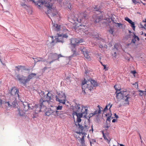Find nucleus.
Wrapping results in <instances>:
<instances>
[{"label": "nucleus", "instance_id": "nucleus-1", "mask_svg": "<svg viewBox=\"0 0 146 146\" xmlns=\"http://www.w3.org/2000/svg\"><path fill=\"white\" fill-rule=\"evenodd\" d=\"M78 16L77 21L78 23H76V27L74 28L75 30H76V29H78L77 27H79L80 26L81 27L78 28V33L82 35H88L89 33L88 28L85 25H82V23H85V22L87 17L86 13L85 12L79 13L78 14Z\"/></svg>", "mask_w": 146, "mask_h": 146}, {"label": "nucleus", "instance_id": "nucleus-2", "mask_svg": "<svg viewBox=\"0 0 146 146\" xmlns=\"http://www.w3.org/2000/svg\"><path fill=\"white\" fill-rule=\"evenodd\" d=\"M75 108L76 109V111H74L72 113L73 117L74 116H77V122L80 123L81 121V118L82 117L83 115L84 116L86 115L88 111V107L81 106L80 104H76L75 105Z\"/></svg>", "mask_w": 146, "mask_h": 146}, {"label": "nucleus", "instance_id": "nucleus-3", "mask_svg": "<svg viewBox=\"0 0 146 146\" xmlns=\"http://www.w3.org/2000/svg\"><path fill=\"white\" fill-rule=\"evenodd\" d=\"M98 83L95 80L92 79L88 81L85 80L83 81L82 83V88L83 91L86 93L85 90H91L94 87L97 86Z\"/></svg>", "mask_w": 146, "mask_h": 146}, {"label": "nucleus", "instance_id": "nucleus-4", "mask_svg": "<svg viewBox=\"0 0 146 146\" xmlns=\"http://www.w3.org/2000/svg\"><path fill=\"white\" fill-rule=\"evenodd\" d=\"M83 42L81 39H78L74 38L71 39V45L72 51L74 55H77L79 54V50L78 46V44L81 43Z\"/></svg>", "mask_w": 146, "mask_h": 146}, {"label": "nucleus", "instance_id": "nucleus-5", "mask_svg": "<svg viewBox=\"0 0 146 146\" xmlns=\"http://www.w3.org/2000/svg\"><path fill=\"white\" fill-rule=\"evenodd\" d=\"M39 105H35V107L37 109V111H41V108L42 107H52L53 105V103L52 102H48L41 98L39 100Z\"/></svg>", "mask_w": 146, "mask_h": 146}, {"label": "nucleus", "instance_id": "nucleus-6", "mask_svg": "<svg viewBox=\"0 0 146 146\" xmlns=\"http://www.w3.org/2000/svg\"><path fill=\"white\" fill-rule=\"evenodd\" d=\"M52 1H48L47 3V4H46L45 6L48 8L47 13L48 16L54 17L56 15V10L52 8V4L54 3V0H52Z\"/></svg>", "mask_w": 146, "mask_h": 146}, {"label": "nucleus", "instance_id": "nucleus-7", "mask_svg": "<svg viewBox=\"0 0 146 146\" xmlns=\"http://www.w3.org/2000/svg\"><path fill=\"white\" fill-rule=\"evenodd\" d=\"M116 97L118 100H122V102H127L128 100V92L127 91H116Z\"/></svg>", "mask_w": 146, "mask_h": 146}, {"label": "nucleus", "instance_id": "nucleus-8", "mask_svg": "<svg viewBox=\"0 0 146 146\" xmlns=\"http://www.w3.org/2000/svg\"><path fill=\"white\" fill-rule=\"evenodd\" d=\"M114 18L108 16L105 19L106 22L110 26L115 25L117 27H120L122 26V24L120 23H118L116 20H114Z\"/></svg>", "mask_w": 146, "mask_h": 146}, {"label": "nucleus", "instance_id": "nucleus-9", "mask_svg": "<svg viewBox=\"0 0 146 146\" xmlns=\"http://www.w3.org/2000/svg\"><path fill=\"white\" fill-rule=\"evenodd\" d=\"M75 125L76 126H78L79 128H80V130L82 131L81 133H78L79 136H78V138H80V136H82V135H85L86 134L85 132H87L88 131L90 126L89 124L88 125H84L83 126H82V125H81L79 123H78L77 121L75 122Z\"/></svg>", "mask_w": 146, "mask_h": 146}, {"label": "nucleus", "instance_id": "nucleus-10", "mask_svg": "<svg viewBox=\"0 0 146 146\" xmlns=\"http://www.w3.org/2000/svg\"><path fill=\"white\" fill-rule=\"evenodd\" d=\"M56 97L57 101L63 104H65L66 101V96L64 93L62 92H60Z\"/></svg>", "mask_w": 146, "mask_h": 146}, {"label": "nucleus", "instance_id": "nucleus-11", "mask_svg": "<svg viewBox=\"0 0 146 146\" xmlns=\"http://www.w3.org/2000/svg\"><path fill=\"white\" fill-rule=\"evenodd\" d=\"M17 79L21 83L23 84L25 86L26 85L27 83L29 82L27 77L23 76L18 74L17 76Z\"/></svg>", "mask_w": 146, "mask_h": 146}, {"label": "nucleus", "instance_id": "nucleus-12", "mask_svg": "<svg viewBox=\"0 0 146 146\" xmlns=\"http://www.w3.org/2000/svg\"><path fill=\"white\" fill-rule=\"evenodd\" d=\"M19 92V90L16 88H13L11 90L10 94L15 99V100L18 97L19 98V95L18 94Z\"/></svg>", "mask_w": 146, "mask_h": 146}, {"label": "nucleus", "instance_id": "nucleus-13", "mask_svg": "<svg viewBox=\"0 0 146 146\" xmlns=\"http://www.w3.org/2000/svg\"><path fill=\"white\" fill-rule=\"evenodd\" d=\"M79 49L84 54V56L86 59L89 60H90V56L89 55L88 50L84 47L83 46L81 47L80 48H79Z\"/></svg>", "mask_w": 146, "mask_h": 146}, {"label": "nucleus", "instance_id": "nucleus-14", "mask_svg": "<svg viewBox=\"0 0 146 146\" xmlns=\"http://www.w3.org/2000/svg\"><path fill=\"white\" fill-rule=\"evenodd\" d=\"M42 98L48 102H52L53 103V100L52 95L49 92L47 94L46 96H44L43 98Z\"/></svg>", "mask_w": 146, "mask_h": 146}, {"label": "nucleus", "instance_id": "nucleus-15", "mask_svg": "<svg viewBox=\"0 0 146 146\" xmlns=\"http://www.w3.org/2000/svg\"><path fill=\"white\" fill-rule=\"evenodd\" d=\"M23 106V109L25 111H27L30 108V104L27 102H24L22 103Z\"/></svg>", "mask_w": 146, "mask_h": 146}, {"label": "nucleus", "instance_id": "nucleus-16", "mask_svg": "<svg viewBox=\"0 0 146 146\" xmlns=\"http://www.w3.org/2000/svg\"><path fill=\"white\" fill-rule=\"evenodd\" d=\"M133 38L131 40V43L135 44L136 41V39L138 41H139V38L138 36L135 35V33L134 32L133 33Z\"/></svg>", "mask_w": 146, "mask_h": 146}, {"label": "nucleus", "instance_id": "nucleus-17", "mask_svg": "<svg viewBox=\"0 0 146 146\" xmlns=\"http://www.w3.org/2000/svg\"><path fill=\"white\" fill-rule=\"evenodd\" d=\"M93 18L94 20H95V21L96 23L99 22L102 19V17H101L100 16H99L98 15L94 16L93 17Z\"/></svg>", "mask_w": 146, "mask_h": 146}, {"label": "nucleus", "instance_id": "nucleus-18", "mask_svg": "<svg viewBox=\"0 0 146 146\" xmlns=\"http://www.w3.org/2000/svg\"><path fill=\"white\" fill-rule=\"evenodd\" d=\"M62 36V35L61 34H59L58 35V37L56 39V42H64V41Z\"/></svg>", "mask_w": 146, "mask_h": 146}, {"label": "nucleus", "instance_id": "nucleus-19", "mask_svg": "<svg viewBox=\"0 0 146 146\" xmlns=\"http://www.w3.org/2000/svg\"><path fill=\"white\" fill-rule=\"evenodd\" d=\"M36 75V74L34 73H31L29 74L27 77L29 81L31 80L32 79L35 78Z\"/></svg>", "mask_w": 146, "mask_h": 146}, {"label": "nucleus", "instance_id": "nucleus-20", "mask_svg": "<svg viewBox=\"0 0 146 146\" xmlns=\"http://www.w3.org/2000/svg\"><path fill=\"white\" fill-rule=\"evenodd\" d=\"M128 23L130 24V26L132 27L134 31H135V23L133 22L129 18H128Z\"/></svg>", "mask_w": 146, "mask_h": 146}, {"label": "nucleus", "instance_id": "nucleus-21", "mask_svg": "<svg viewBox=\"0 0 146 146\" xmlns=\"http://www.w3.org/2000/svg\"><path fill=\"white\" fill-rule=\"evenodd\" d=\"M33 58L35 62V63H36V62H38L45 61L44 60H43V58L41 57H38L37 58Z\"/></svg>", "mask_w": 146, "mask_h": 146}, {"label": "nucleus", "instance_id": "nucleus-22", "mask_svg": "<svg viewBox=\"0 0 146 146\" xmlns=\"http://www.w3.org/2000/svg\"><path fill=\"white\" fill-rule=\"evenodd\" d=\"M63 31L64 32H66V34H62V37L63 38H67L68 37V36L67 35V34L69 33V31L66 28L63 29Z\"/></svg>", "mask_w": 146, "mask_h": 146}, {"label": "nucleus", "instance_id": "nucleus-23", "mask_svg": "<svg viewBox=\"0 0 146 146\" xmlns=\"http://www.w3.org/2000/svg\"><path fill=\"white\" fill-rule=\"evenodd\" d=\"M98 110H96L94 113V115H97L98 114H100L101 113V107L99 106L98 105Z\"/></svg>", "mask_w": 146, "mask_h": 146}, {"label": "nucleus", "instance_id": "nucleus-24", "mask_svg": "<svg viewBox=\"0 0 146 146\" xmlns=\"http://www.w3.org/2000/svg\"><path fill=\"white\" fill-rule=\"evenodd\" d=\"M82 137L80 138V141H81V143L82 145V146H85V141L84 139V137L86 136L85 135H82Z\"/></svg>", "mask_w": 146, "mask_h": 146}, {"label": "nucleus", "instance_id": "nucleus-25", "mask_svg": "<svg viewBox=\"0 0 146 146\" xmlns=\"http://www.w3.org/2000/svg\"><path fill=\"white\" fill-rule=\"evenodd\" d=\"M53 26L55 27V29L56 31H58L60 30L61 25H58L57 24H54L53 25Z\"/></svg>", "mask_w": 146, "mask_h": 146}, {"label": "nucleus", "instance_id": "nucleus-26", "mask_svg": "<svg viewBox=\"0 0 146 146\" xmlns=\"http://www.w3.org/2000/svg\"><path fill=\"white\" fill-rule=\"evenodd\" d=\"M52 110L50 109L46 112L45 114L47 116H49L50 115L52 114Z\"/></svg>", "mask_w": 146, "mask_h": 146}, {"label": "nucleus", "instance_id": "nucleus-27", "mask_svg": "<svg viewBox=\"0 0 146 146\" xmlns=\"http://www.w3.org/2000/svg\"><path fill=\"white\" fill-rule=\"evenodd\" d=\"M110 106V108H109V110L110 111V108L112 106V105H111L110 104V103L108 105H107L106 106V107L104 108V112H105L106 111L108 110V107Z\"/></svg>", "mask_w": 146, "mask_h": 146}, {"label": "nucleus", "instance_id": "nucleus-28", "mask_svg": "<svg viewBox=\"0 0 146 146\" xmlns=\"http://www.w3.org/2000/svg\"><path fill=\"white\" fill-rule=\"evenodd\" d=\"M57 54L56 53H54L52 54L51 56V57L52 59H55L57 60Z\"/></svg>", "mask_w": 146, "mask_h": 146}, {"label": "nucleus", "instance_id": "nucleus-29", "mask_svg": "<svg viewBox=\"0 0 146 146\" xmlns=\"http://www.w3.org/2000/svg\"><path fill=\"white\" fill-rule=\"evenodd\" d=\"M119 86L117 85H115L114 87L116 90V91H119L120 92V91L121 89V88L119 87Z\"/></svg>", "mask_w": 146, "mask_h": 146}, {"label": "nucleus", "instance_id": "nucleus-30", "mask_svg": "<svg viewBox=\"0 0 146 146\" xmlns=\"http://www.w3.org/2000/svg\"><path fill=\"white\" fill-rule=\"evenodd\" d=\"M52 115H53L55 117H57V113L58 112V111L56 110V111H54L52 110Z\"/></svg>", "mask_w": 146, "mask_h": 146}, {"label": "nucleus", "instance_id": "nucleus-31", "mask_svg": "<svg viewBox=\"0 0 146 146\" xmlns=\"http://www.w3.org/2000/svg\"><path fill=\"white\" fill-rule=\"evenodd\" d=\"M63 114L62 112L58 111L57 117L59 116L60 117H62V115Z\"/></svg>", "mask_w": 146, "mask_h": 146}, {"label": "nucleus", "instance_id": "nucleus-32", "mask_svg": "<svg viewBox=\"0 0 146 146\" xmlns=\"http://www.w3.org/2000/svg\"><path fill=\"white\" fill-rule=\"evenodd\" d=\"M23 68V66H16L15 67V68H16L17 69V70L18 71H19L21 69V68Z\"/></svg>", "mask_w": 146, "mask_h": 146}, {"label": "nucleus", "instance_id": "nucleus-33", "mask_svg": "<svg viewBox=\"0 0 146 146\" xmlns=\"http://www.w3.org/2000/svg\"><path fill=\"white\" fill-rule=\"evenodd\" d=\"M139 91L140 92L139 95L141 96H142L143 94L144 95L145 92L144 91L142 90H139Z\"/></svg>", "mask_w": 146, "mask_h": 146}, {"label": "nucleus", "instance_id": "nucleus-34", "mask_svg": "<svg viewBox=\"0 0 146 146\" xmlns=\"http://www.w3.org/2000/svg\"><path fill=\"white\" fill-rule=\"evenodd\" d=\"M109 32L111 34H113L114 32V30L113 28H111L110 29L109 31Z\"/></svg>", "mask_w": 146, "mask_h": 146}, {"label": "nucleus", "instance_id": "nucleus-35", "mask_svg": "<svg viewBox=\"0 0 146 146\" xmlns=\"http://www.w3.org/2000/svg\"><path fill=\"white\" fill-rule=\"evenodd\" d=\"M110 124H107L105 127V128L106 130H107L108 128L110 127Z\"/></svg>", "mask_w": 146, "mask_h": 146}, {"label": "nucleus", "instance_id": "nucleus-36", "mask_svg": "<svg viewBox=\"0 0 146 146\" xmlns=\"http://www.w3.org/2000/svg\"><path fill=\"white\" fill-rule=\"evenodd\" d=\"M103 136L104 137V139L105 140H106L107 142H108V143H109L110 142V140H109L107 138V137H106V136L105 135H103Z\"/></svg>", "mask_w": 146, "mask_h": 146}, {"label": "nucleus", "instance_id": "nucleus-37", "mask_svg": "<svg viewBox=\"0 0 146 146\" xmlns=\"http://www.w3.org/2000/svg\"><path fill=\"white\" fill-rule=\"evenodd\" d=\"M21 5L22 6L25 8H26V7H27V5L24 3H21Z\"/></svg>", "mask_w": 146, "mask_h": 146}, {"label": "nucleus", "instance_id": "nucleus-38", "mask_svg": "<svg viewBox=\"0 0 146 146\" xmlns=\"http://www.w3.org/2000/svg\"><path fill=\"white\" fill-rule=\"evenodd\" d=\"M5 106H8V107H10L11 106L9 102H5Z\"/></svg>", "mask_w": 146, "mask_h": 146}, {"label": "nucleus", "instance_id": "nucleus-39", "mask_svg": "<svg viewBox=\"0 0 146 146\" xmlns=\"http://www.w3.org/2000/svg\"><path fill=\"white\" fill-rule=\"evenodd\" d=\"M131 73L133 74L134 77H136L135 74L137 73L136 72L135 70L132 71L131 72Z\"/></svg>", "mask_w": 146, "mask_h": 146}, {"label": "nucleus", "instance_id": "nucleus-40", "mask_svg": "<svg viewBox=\"0 0 146 146\" xmlns=\"http://www.w3.org/2000/svg\"><path fill=\"white\" fill-rule=\"evenodd\" d=\"M62 108V106L59 105L58 107H57L56 108V110L57 111L58 110H61Z\"/></svg>", "mask_w": 146, "mask_h": 146}, {"label": "nucleus", "instance_id": "nucleus-41", "mask_svg": "<svg viewBox=\"0 0 146 146\" xmlns=\"http://www.w3.org/2000/svg\"><path fill=\"white\" fill-rule=\"evenodd\" d=\"M133 85L135 86V87L136 88H137L138 87V83L137 82H135L134 84H133Z\"/></svg>", "mask_w": 146, "mask_h": 146}, {"label": "nucleus", "instance_id": "nucleus-42", "mask_svg": "<svg viewBox=\"0 0 146 146\" xmlns=\"http://www.w3.org/2000/svg\"><path fill=\"white\" fill-rule=\"evenodd\" d=\"M132 1L135 5L138 3V2L136 0H132Z\"/></svg>", "mask_w": 146, "mask_h": 146}, {"label": "nucleus", "instance_id": "nucleus-43", "mask_svg": "<svg viewBox=\"0 0 146 146\" xmlns=\"http://www.w3.org/2000/svg\"><path fill=\"white\" fill-rule=\"evenodd\" d=\"M62 55H61V54H58V55H57V59H58L60 57H62Z\"/></svg>", "mask_w": 146, "mask_h": 146}, {"label": "nucleus", "instance_id": "nucleus-44", "mask_svg": "<svg viewBox=\"0 0 146 146\" xmlns=\"http://www.w3.org/2000/svg\"><path fill=\"white\" fill-rule=\"evenodd\" d=\"M56 60V59H53V60H52L50 62H49V63L50 64H51L53 62H54V61H55Z\"/></svg>", "mask_w": 146, "mask_h": 146}, {"label": "nucleus", "instance_id": "nucleus-45", "mask_svg": "<svg viewBox=\"0 0 146 146\" xmlns=\"http://www.w3.org/2000/svg\"><path fill=\"white\" fill-rule=\"evenodd\" d=\"M102 65L104 66V69H105L106 71L107 70H108V69H106V65Z\"/></svg>", "mask_w": 146, "mask_h": 146}, {"label": "nucleus", "instance_id": "nucleus-46", "mask_svg": "<svg viewBox=\"0 0 146 146\" xmlns=\"http://www.w3.org/2000/svg\"><path fill=\"white\" fill-rule=\"evenodd\" d=\"M94 115V114L93 113H91L89 115V116H90L89 117H90Z\"/></svg>", "mask_w": 146, "mask_h": 146}, {"label": "nucleus", "instance_id": "nucleus-47", "mask_svg": "<svg viewBox=\"0 0 146 146\" xmlns=\"http://www.w3.org/2000/svg\"><path fill=\"white\" fill-rule=\"evenodd\" d=\"M114 116L115 117H116V118H117L118 117V116L117 115H116V113L114 114Z\"/></svg>", "mask_w": 146, "mask_h": 146}, {"label": "nucleus", "instance_id": "nucleus-48", "mask_svg": "<svg viewBox=\"0 0 146 146\" xmlns=\"http://www.w3.org/2000/svg\"><path fill=\"white\" fill-rule=\"evenodd\" d=\"M2 100L0 99V106L2 104Z\"/></svg>", "mask_w": 146, "mask_h": 146}, {"label": "nucleus", "instance_id": "nucleus-49", "mask_svg": "<svg viewBox=\"0 0 146 146\" xmlns=\"http://www.w3.org/2000/svg\"><path fill=\"white\" fill-rule=\"evenodd\" d=\"M116 121V120L115 119H113V120H112V122L113 123H114V122H115Z\"/></svg>", "mask_w": 146, "mask_h": 146}, {"label": "nucleus", "instance_id": "nucleus-50", "mask_svg": "<svg viewBox=\"0 0 146 146\" xmlns=\"http://www.w3.org/2000/svg\"><path fill=\"white\" fill-rule=\"evenodd\" d=\"M110 118H111L110 117H108L107 120H108V121H110L111 120Z\"/></svg>", "mask_w": 146, "mask_h": 146}, {"label": "nucleus", "instance_id": "nucleus-51", "mask_svg": "<svg viewBox=\"0 0 146 146\" xmlns=\"http://www.w3.org/2000/svg\"><path fill=\"white\" fill-rule=\"evenodd\" d=\"M117 44H115V45L114 46V47H115V48H116V49H117Z\"/></svg>", "mask_w": 146, "mask_h": 146}, {"label": "nucleus", "instance_id": "nucleus-52", "mask_svg": "<svg viewBox=\"0 0 146 146\" xmlns=\"http://www.w3.org/2000/svg\"><path fill=\"white\" fill-rule=\"evenodd\" d=\"M113 55L115 57V56H116V53L115 52H114V54H113Z\"/></svg>", "mask_w": 146, "mask_h": 146}, {"label": "nucleus", "instance_id": "nucleus-53", "mask_svg": "<svg viewBox=\"0 0 146 146\" xmlns=\"http://www.w3.org/2000/svg\"><path fill=\"white\" fill-rule=\"evenodd\" d=\"M125 20L128 21V17H126L125 18Z\"/></svg>", "mask_w": 146, "mask_h": 146}, {"label": "nucleus", "instance_id": "nucleus-54", "mask_svg": "<svg viewBox=\"0 0 146 146\" xmlns=\"http://www.w3.org/2000/svg\"><path fill=\"white\" fill-rule=\"evenodd\" d=\"M145 94L144 95L146 96V89H145V90L144 91Z\"/></svg>", "mask_w": 146, "mask_h": 146}, {"label": "nucleus", "instance_id": "nucleus-55", "mask_svg": "<svg viewBox=\"0 0 146 146\" xmlns=\"http://www.w3.org/2000/svg\"><path fill=\"white\" fill-rule=\"evenodd\" d=\"M102 133L103 134V135H105L104 131H102Z\"/></svg>", "mask_w": 146, "mask_h": 146}, {"label": "nucleus", "instance_id": "nucleus-56", "mask_svg": "<svg viewBox=\"0 0 146 146\" xmlns=\"http://www.w3.org/2000/svg\"><path fill=\"white\" fill-rule=\"evenodd\" d=\"M124 39L125 40H127L128 39L126 37H125V38H124Z\"/></svg>", "mask_w": 146, "mask_h": 146}, {"label": "nucleus", "instance_id": "nucleus-57", "mask_svg": "<svg viewBox=\"0 0 146 146\" xmlns=\"http://www.w3.org/2000/svg\"><path fill=\"white\" fill-rule=\"evenodd\" d=\"M139 135L140 139H141V135L139 133Z\"/></svg>", "mask_w": 146, "mask_h": 146}, {"label": "nucleus", "instance_id": "nucleus-58", "mask_svg": "<svg viewBox=\"0 0 146 146\" xmlns=\"http://www.w3.org/2000/svg\"><path fill=\"white\" fill-rule=\"evenodd\" d=\"M120 145L121 146H124L123 144H120Z\"/></svg>", "mask_w": 146, "mask_h": 146}, {"label": "nucleus", "instance_id": "nucleus-59", "mask_svg": "<svg viewBox=\"0 0 146 146\" xmlns=\"http://www.w3.org/2000/svg\"><path fill=\"white\" fill-rule=\"evenodd\" d=\"M69 9L70 10H71V6H70V7H69Z\"/></svg>", "mask_w": 146, "mask_h": 146}, {"label": "nucleus", "instance_id": "nucleus-60", "mask_svg": "<svg viewBox=\"0 0 146 146\" xmlns=\"http://www.w3.org/2000/svg\"><path fill=\"white\" fill-rule=\"evenodd\" d=\"M128 32L129 33H131V32L130 31H129V30H128Z\"/></svg>", "mask_w": 146, "mask_h": 146}, {"label": "nucleus", "instance_id": "nucleus-61", "mask_svg": "<svg viewBox=\"0 0 146 146\" xmlns=\"http://www.w3.org/2000/svg\"><path fill=\"white\" fill-rule=\"evenodd\" d=\"M100 63H101L102 64V65H103V64H102V62H100Z\"/></svg>", "mask_w": 146, "mask_h": 146}, {"label": "nucleus", "instance_id": "nucleus-62", "mask_svg": "<svg viewBox=\"0 0 146 146\" xmlns=\"http://www.w3.org/2000/svg\"><path fill=\"white\" fill-rule=\"evenodd\" d=\"M54 42V41H52V42Z\"/></svg>", "mask_w": 146, "mask_h": 146}, {"label": "nucleus", "instance_id": "nucleus-63", "mask_svg": "<svg viewBox=\"0 0 146 146\" xmlns=\"http://www.w3.org/2000/svg\"><path fill=\"white\" fill-rule=\"evenodd\" d=\"M145 22H146V20H145Z\"/></svg>", "mask_w": 146, "mask_h": 146}, {"label": "nucleus", "instance_id": "nucleus-64", "mask_svg": "<svg viewBox=\"0 0 146 146\" xmlns=\"http://www.w3.org/2000/svg\"><path fill=\"white\" fill-rule=\"evenodd\" d=\"M145 22H146V20H145Z\"/></svg>", "mask_w": 146, "mask_h": 146}]
</instances>
